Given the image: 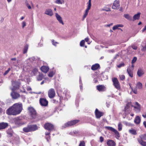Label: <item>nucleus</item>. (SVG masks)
Instances as JSON below:
<instances>
[{
	"mask_svg": "<svg viewBox=\"0 0 146 146\" xmlns=\"http://www.w3.org/2000/svg\"><path fill=\"white\" fill-rule=\"evenodd\" d=\"M107 144L108 146H115L116 143L112 140H108L107 142Z\"/></svg>",
	"mask_w": 146,
	"mask_h": 146,
	"instance_id": "a211bd4d",
	"label": "nucleus"
},
{
	"mask_svg": "<svg viewBox=\"0 0 146 146\" xmlns=\"http://www.w3.org/2000/svg\"><path fill=\"white\" fill-rule=\"evenodd\" d=\"M105 128L110 131H113V132H114L116 130V129L113 127H110V126H106L105 127Z\"/></svg>",
	"mask_w": 146,
	"mask_h": 146,
	"instance_id": "2f4dec72",
	"label": "nucleus"
},
{
	"mask_svg": "<svg viewBox=\"0 0 146 146\" xmlns=\"http://www.w3.org/2000/svg\"><path fill=\"white\" fill-rule=\"evenodd\" d=\"M118 27H123V25L122 24H119V25H117Z\"/></svg>",
	"mask_w": 146,
	"mask_h": 146,
	"instance_id": "69168bd1",
	"label": "nucleus"
},
{
	"mask_svg": "<svg viewBox=\"0 0 146 146\" xmlns=\"http://www.w3.org/2000/svg\"><path fill=\"white\" fill-rule=\"evenodd\" d=\"M10 68H9L8 70H7L6 71L5 73H4V75L5 76L10 71Z\"/></svg>",
	"mask_w": 146,
	"mask_h": 146,
	"instance_id": "de8ad7c7",
	"label": "nucleus"
},
{
	"mask_svg": "<svg viewBox=\"0 0 146 146\" xmlns=\"http://www.w3.org/2000/svg\"><path fill=\"white\" fill-rule=\"evenodd\" d=\"M141 119L140 117L137 116L134 119V122L137 124H139L140 122Z\"/></svg>",
	"mask_w": 146,
	"mask_h": 146,
	"instance_id": "cd10ccee",
	"label": "nucleus"
},
{
	"mask_svg": "<svg viewBox=\"0 0 146 146\" xmlns=\"http://www.w3.org/2000/svg\"><path fill=\"white\" fill-rule=\"evenodd\" d=\"M13 106L9 108L6 111V113L9 115H15L17 114Z\"/></svg>",
	"mask_w": 146,
	"mask_h": 146,
	"instance_id": "6e6552de",
	"label": "nucleus"
},
{
	"mask_svg": "<svg viewBox=\"0 0 146 146\" xmlns=\"http://www.w3.org/2000/svg\"><path fill=\"white\" fill-rule=\"evenodd\" d=\"M16 89L15 87H14L12 89V92L11 95L13 99H16L20 97V94L15 91Z\"/></svg>",
	"mask_w": 146,
	"mask_h": 146,
	"instance_id": "423d86ee",
	"label": "nucleus"
},
{
	"mask_svg": "<svg viewBox=\"0 0 146 146\" xmlns=\"http://www.w3.org/2000/svg\"><path fill=\"white\" fill-rule=\"evenodd\" d=\"M100 140L101 142L102 143L104 141V138L102 136H101L100 138Z\"/></svg>",
	"mask_w": 146,
	"mask_h": 146,
	"instance_id": "bf43d9fd",
	"label": "nucleus"
},
{
	"mask_svg": "<svg viewBox=\"0 0 146 146\" xmlns=\"http://www.w3.org/2000/svg\"><path fill=\"white\" fill-rule=\"evenodd\" d=\"M119 77L120 80H121L123 81L125 79V76L123 75H119Z\"/></svg>",
	"mask_w": 146,
	"mask_h": 146,
	"instance_id": "79ce46f5",
	"label": "nucleus"
},
{
	"mask_svg": "<svg viewBox=\"0 0 146 146\" xmlns=\"http://www.w3.org/2000/svg\"><path fill=\"white\" fill-rule=\"evenodd\" d=\"M60 100V98L59 96L57 97L56 98H55L53 100L54 103H58L59 100Z\"/></svg>",
	"mask_w": 146,
	"mask_h": 146,
	"instance_id": "4c0bfd02",
	"label": "nucleus"
},
{
	"mask_svg": "<svg viewBox=\"0 0 146 146\" xmlns=\"http://www.w3.org/2000/svg\"><path fill=\"white\" fill-rule=\"evenodd\" d=\"M139 137L140 138L137 139L139 143L142 146H146V141L143 140H146V133L140 135Z\"/></svg>",
	"mask_w": 146,
	"mask_h": 146,
	"instance_id": "7ed1b4c3",
	"label": "nucleus"
},
{
	"mask_svg": "<svg viewBox=\"0 0 146 146\" xmlns=\"http://www.w3.org/2000/svg\"><path fill=\"white\" fill-rule=\"evenodd\" d=\"M54 75V72L53 71L50 72L48 74V76L50 77H52Z\"/></svg>",
	"mask_w": 146,
	"mask_h": 146,
	"instance_id": "37998d69",
	"label": "nucleus"
},
{
	"mask_svg": "<svg viewBox=\"0 0 146 146\" xmlns=\"http://www.w3.org/2000/svg\"><path fill=\"white\" fill-rule=\"evenodd\" d=\"M85 40L86 42H88L89 41V38H88L87 37L85 39Z\"/></svg>",
	"mask_w": 146,
	"mask_h": 146,
	"instance_id": "0e129e2a",
	"label": "nucleus"
},
{
	"mask_svg": "<svg viewBox=\"0 0 146 146\" xmlns=\"http://www.w3.org/2000/svg\"><path fill=\"white\" fill-rule=\"evenodd\" d=\"M55 3L57 4H62L64 3V0H56Z\"/></svg>",
	"mask_w": 146,
	"mask_h": 146,
	"instance_id": "f704fd0d",
	"label": "nucleus"
},
{
	"mask_svg": "<svg viewBox=\"0 0 146 146\" xmlns=\"http://www.w3.org/2000/svg\"><path fill=\"white\" fill-rule=\"evenodd\" d=\"M44 127L45 129L50 132L55 130L54 126L50 123H45L44 125Z\"/></svg>",
	"mask_w": 146,
	"mask_h": 146,
	"instance_id": "39448f33",
	"label": "nucleus"
},
{
	"mask_svg": "<svg viewBox=\"0 0 146 146\" xmlns=\"http://www.w3.org/2000/svg\"><path fill=\"white\" fill-rule=\"evenodd\" d=\"M95 113L96 117L97 118H100L104 115L103 112L99 111L97 109H96Z\"/></svg>",
	"mask_w": 146,
	"mask_h": 146,
	"instance_id": "4468645a",
	"label": "nucleus"
},
{
	"mask_svg": "<svg viewBox=\"0 0 146 146\" xmlns=\"http://www.w3.org/2000/svg\"><path fill=\"white\" fill-rule=\"evenodd\" d=\"M31 132L35 131L38 129V127L36 124L29 125Z\"/></svg>",
	"mask_w": 146,
	"mask_h": 146,
	"instance_id": "f3484780",
	"label": "nucleus"
},
{
	"mask_svg": "<svg viewBox=\"0 0 146 146\" xmlns=\"http://www.w3.org/2000/svg\"><path fill=\"white\" fill-rule=\"evenodd\" d=\"M23 131L26 133L31 132L29 125H28L27 127L23 128Z\"/></svg>",
	"mask_w": 146,
	"mask_h": 146,
	"instance_id": "c756f323",
	"label": "nucleus"
},
{
	"mask_svg": "<svg viewBox=\"0 0 146 146\" xmlns=\"http://www.w3.org/2000/svg\"><path fill=\"white\" fill-rule=\"evenodd\" d=\"M29 60L31 61H33L35 60V57H33L29 58Z\"/></svg>",
	"mask_w": 146,
	"mask_h": 146,
	"instance_id": "5fc2aeb1",
	"label": "nucleus"
},
{
	"mask_svg": "<svg viewBox=\"0 0 146 146\" xmlns=\"http://www.w3.org/2000/svg\"><path fill=\"white\" fill-rule=\"evenodd\" d=\"M105 128L110 131H113V132H114L116 130V129L113 127H110V126H106L105 127Z\"/></svg>",
	"mask_w": 146,
	"mask_h": 146,
	"instance_id": "473e14b6",
	"label": "nucleus"
},
{
	"mask_svg": "<svg viewBox=\"0 0 146 146\" xmlns=\"http://www.w3.org/2000/svg\"><path fill=\"white\" fill-rule=\"evenodd\" d=\"M56 16L57 20L60 23H61L62 25L64 24V23L62 19V17L57 13H55Z\"/></svg>",
	"mask_w": 146,
	"mask_h": 146,
	"instance_id": "4be33fe9",
	"label": "nucleus"
},
{
	"mask_svg": "<svg viewBox=\"0 0 146 146\" xmlns=\"http://www.w3.org/2000/svg\"><path fill=\"white\" fill-rule=\"evenodd\" d=\"M27 6L28 8L29 9H30L31 8V6L28 3L27 4Z\"/></svg>",
	"mask_w": 146,
	"mask_h": 146,
	"instance_id": "680f3d73",
	"label": "nucleus"
},
{
	"mask_svg": "<svg viewBox=\"0 0 146 146\" xmlns=\"http://www.w3.org/2000/svg\"><path fill=\"white\" fill-rule=\"evenodd\" d=\"M146 30V25L144 27L142 30V32L143 33Z\"/></svg>",
	"mask_w": 146,
	"mask_h": 146,
	"instance_id": "e2e57ef3",
	"label": "nucleus"
},
{
	"mask_svg": "<svg viewBox=\"0 0 146 146\" xmlns=\"http://www.w3.org/2000/svg\"><path fill=\"white\" fill-rule=\"evenodd\" d=\"M112 81L113 82V85L115 87L117 90L120 89L121 87L120 84L117 79L116 78H114L112 79Z\"/></svg>",
	"mask_w": 146,
	"mask_h": 146,
	"instance_id": "0eeeda50",
	"label": "nucleus"
},
{
	"mask_svg": "<svg viewBox=\"0 0 146 146\" xmlns=\"http://www.w3.org/2000/svg\"><path fill=\"white\" fill-rule=\"evenodd\" d=\"M39 103L41 106H48V102L45 98H40L39 99Z\"/></svg>",
	"mask_w": 146,
	"mask_h": 146,
	"instance_id": "1a4fd4ad",
	"label": "nucleus"
},
{
	"mask_svg": "<svg viewBox=\"0 0 146 146\" xmlns=\"http://www.w3.org/2000/svg\"><path fill=\"white\" fill-rule=\"evenodd\" d=\"M135 106H133L132 105V107H133L135 109L134 110L137 113L141 111V105H140L137 102H135Z\"/></svg>",
	"mask_w": 146,
	"mask_h": 146,
	"instance_id": "f8f14e48",
	"label": "nucleus"
},
{
	"mask_svg": "<svg viewBox=\"0 0 146 146\" xmlns=\"http://www.w3.org/2000/svg\"><path fill=\"white\" fill-rule=\"evenodd\" d=\"M14 122L16 125L19 126H21L24 124L22 121V119H21L19 117L14 119Z\"/></svg>",
	"mask_w": 146,
	"mask_h": 146,
	"instance_id": "9b49d317",
	"label": "nucleus"
},
{
	"mask_svg": "<svg viewBox=\"0 0 146 146\" xmlns=\"http://www.w3.org/2000/svg\"><path fill=\"white\" fill-rule=\"evenodd\" d=\"M140 15L141 13L140 12H138L137 14H135L133 16L132 21H134L136 20L139 19L140 16Z\"/></svg>",
	"mask_w": 146,
	"mask_h": 146,
	"instance_id": "5701e85b",
	"label": "nucleus"
},
{
	"mask_svg": "<svg viewBox=\"0 0 146 146\" xmlns=\"http://www.w3.org/2000/svg\"><path fill=\"white\" fill-rule=\"evenodd\" d=\"M120 6V4L119 3V1L115 0L112 6V8L113 9H118Z\"/></svg>",
	"mask_w": 146,
	"mask_h": 146,
	"instance_id": "dca6fc26",
	"label": "nucleus"
},
{
	"mask_svg": "<svg viewBox=\"0 0 146 146\" xmlns=\"http://www.w3.org/2000/svg\"><path fill=\"white\" fill-rule=\"evenodd\" d=\"M38 71V69L36 68H35L33 69L32 71V72L34 74H36Z\"/></svg>",
	"mask_w": 146,
	"mask_h": 146,
	"instance_id": "09e8293b",
	"label": "nucleus"
},
{
	"mask_svg": "<svg viewBox=\"0 0 146 146\" xmlns=\"http://www.w3.org/2000/svg\"><path fill=\"white\" fill-rule=\"evenodd\" d=\"M50 139V136H49V137H48L46 138V139L47 140V141L49 142V139Z\"/></svg>",
	"mask_w": 146,
	"mask_h": 146,
	"instance_id": "774afa93",
	"label": "nucleus"
},
{
	"mask_svg": "<svg viewBox=\"0 0 146 146\" xmlns=\"http://www.w3.org/2000/svg\"><path fill=\"white\" fill-rule=\"evenodd\" d=\"M103 10L105 11H107V12L111 11L110 9L109 8H107L106 9H103Z\"/></svg>",
	"mask_w": 146,
	"mask_h": 146,
	"instance_id": "052dcab7",
	"label": "nucleus"
},
{
	"mask_svg": "<svg viewBox=\"0 0 146 146\" xmlns=\"http://www.w3.org/2000/svg\"><path fill=\"white\" fill-rule=\"evenodd\" d=\"M131 90L135 94H137V91L136 88L133 89V88H131Z\"/></svg>",
	"mask_w": 146,
	"mask_h": 146,
	"instance_id": "8fccbe9b",
	"label": "nucleus"
},
{
	"mask_svg": "<svg viewBox=\"0 0 146 146\" xmlns=\"http://www.w3.org/2000/svg\"><path fill=\"white\" fill-rule=\"evenodd\" d=\"M40 69L43 72L46 73L48 71L49 68L48 66H43L40 67Z\"/></svg>",
	"mask_w": 146,
	"mask_h": 146,
	"instance_id": "aec40b11",
	"label": "nucleus"
},
{
	"mask_svg": "<svg viewBox=\"0 0 146 146\" xmlns=\"http://www.w3.org/2000/svg\"><path fill=\"white\" fill-rule=\"evenodd\" d=\"M7 131V133L9 137H11L13 136V131L11 128L9 129Z\"/></svg>",
	"mask_w": 146,
	"mask_h": 146,
	"instance_id": "c85d7f7f",
	"label": "nucleus"
},
{
	"mask_svg": "<svg viewBox=\"0 0 146 146\" xmlns=\"http://www.w3.org/2000/svg\"><path fill=\"white\" fill-rule=\"evenodd\" d=\"M44 77L43 75L42 74H39L37 77V79L38 81H41V80Z\"/></svg>",
	"mask_w": 146,
	"mask_h": 146,
	"instance_id": "72a5a7b5",
	"label": "nucleus"
},
{
	"mask_svg": "<svg viewBox=\"0 0 146 146\" xmlns=\"http://www.w3.org/2000/svg\"><path fill=\"white\" fill-rule=\"evenodd\" d=\"M100 67L99 64L96 63L92 65L91 69L93 70H97Z\"/></svg>",
	"mask_w": 146,
	"mask_h": 146,
	"instance_id": "412c9836",
	"label": "nucleus"
},
{
	"mask_svg": "<svg viewBox=\"0 0 146 146\" xmlns=\"http://www.w3.org/2000/svg\"><path fill=\"white\" fill-rule=\"evenodd\" d=\"M132 48L134 50H137V46L135 45H133L132 46Z\"/></svg>",
	"mask_w": 146,
	"mask_h": 146,
	"instance_id": "4d7b16f0",
	"label": "nucleus"
},
{
	"mask_svg": "<svg viewBox=\"0 0 146 146\" xmlns=\"http://www.w3.org/2000/svg\"><path fill=\"white\" fill-rule=\"evenodd\" d=\"M27 109L29 111L30 116L32 119H35L38 117V113L36 110L33 107H29Z\"/></svg>",
	"mask_w": 146,
	"mask_h": 146,
	"instance_id": "f257e3e1",
	"label": "nucleus"
},
{
	"mask_svg": "<svg viewBox=\"0 0 146 146\" xmlns=\"http://www.w3.org/2000/svg\"><path fill=\"white\" fill-rule=\"evenodd\" d=\"M96 89L99 92H104L106 90V87L103 85H98L96 86Z\"/></svg>",
	"mask_w": 146,
	"mask_h": 146,
	"instance_id": "2eb2a0df",
	"label": "nucleus"
},
{
	"mask_svg": "<svg viewBox=\"0 0 146 146\" xmlns=\"http://www.w3.org/2000/svg\"><path fill=\"white\" fill-rule=\"evenodd\" d=\"M142 116L145 118H146V112L144 113L142 115Z\"/></svg>",
	"mask_w": 146,
	"mask_h": 146,
	"instance_id": "338daca9",
	"label": "nucleus"
},
{
	"mask_svg": "<svg viewBox=\"0 0 146 146\" xmlns=\"http://www.w3.org/2000/svg\"><path fill=\"white\" fill-rule=\"evenodd\" d=\"M131 102H129L126 105L124 109V111L125 112H126L127 111V110L129 108L130 106L131 105Z\"/></svg>",
	"mask_w": 146,
	"mask_h": 146,
	"instance_id": "7c9ffc66",
	"label": "nucleus"
},
{
	"mask_svg": "<svg viewBox=\"0 0 146 146\" xmlns=\"http://www.w3.org/2000/svg\"><path fill=\"white\" fill-rule=\"evenodd\" d=\"M8 125V124L7 123L3 122L0 123V130L5 129Z\"/></svg>",
	"mask_w": 146,
	"mask_h": 146,
	"instance_id": "6ab92c4d",
	"label": "nucleus"
},
{
	"mask_svg": "<svg viewBox=\"0 0 146 146\" xmlns=\"http://www.w3.org/2000/svg\"><path fill=\"white\" fill-rule=\"evenodd\" d=\"M52 44L54 45L55 46H56V44H58V42H55L54 40L53 39L52 40Z\"/></svg>",
	"mask_w": 146,
	"mask_h": 146,
	"instance_id": "3c124183",
	"label": "nucleus"
},
{
	"mask_svg": "<svg viewBox=\"0 0 146 146\" xmlns=\"http://www.w3.org/2000/svg\"><path fill=\"white\" fill-rule=\"evenodd\" d=\"M123 16L125 18L129 21H131L132 20V17L129 14H125Z\"/></svg>",
	"mask_w": 146,
	"mask_h": 146,
	"instance_id": "bb28decb",
	"label": "nucleus"
},
{
	"mask_svg": "<svg viewBox=\"0 0 146 146\" xmlns=\"http://www.w3.org/2000/svg\"><path fill=\"white\" fill-rule=\"evenodd\" d=\"M28 48V46L27 45L25 46L24 48V49L23 51V53L24 54H25L27 52V50Z\"/></svg>",
	"mask_w": 146,
	"mask_h": 146,
	"instance_id": "58836bf2",
	"label": "nucleus"
},
{
	"mask_svg": "<svg viewBox=\"0 0 146 146\" xmlns=\"http://www.w3.org/2000/svg\"><path fill=\"white\" fill-rule=\"evenodd\" d=\"M85 143L84 141H80V143L78 146H85Z\"/></svg>",
	"mask_w": 146,
	"mask_h": 146,
	"instance_id": "a19ab883",
	"label": "nucleus"
},
{
	"mask_svg": "<svg viewBox=\"0 0 146 146\" xmlns=\"http://www.w3.org/2000/svg\"><path fill=\"white\" fill-rule=\"evenodd\" d=\"M49 97L51 98H53L55 95V92L53 88L50 89L48 92Z\"/></svg>",
	"mask_w": 146,
	"mask_h": 146,
	"instance_id": "ddd939ff",
	"label": "nucleus"
},
{
	"mask_svg": "<svg viewBox=\"0 0 146 146\" xmlns=\"http://www.w3.org/2000/svg\"><path fill=\"white\" fill-rule=\"evenodd\" d=\"M13 106L17 115L20 113L23 110L22 103H16L14 104Z\"/></svg>",
	"mask_w": 146,
	"mask_h": 146,
	"instance_id": "f03ea898",
	"label": "nucleus"
},
{
	"mask_svg": "<svg viewBox=\"0 0 146 146\" xmlns=\"http://www.w3.org/2000/svg\"><path fill=\"white\" fill-rule=\"evenodd\" d=\"M85 42L84 40H82L80 43V45L81 46H84Z\"/></svg>",
	"mask_w": 146,
	"mask_h": 146,
	"instance_id": "c03bdc74",
	"label": "nucleus"
},
{
	"mask_svg": "<svg viewBox=\"0 0 146 146\" xmlns=\"http://www.w3.org/2000/svg\"><path fill=\"white\" fill-rule=\"evenodd\" d=\"M129 132L130 133L133 135H135L137 134L136 131L135 129H129Z\"/></svg>",
	"mask_w": 146,
	"mask_h": 146,
	"instance_id": "c9c22d12",
	"label": "nucleus"
},
{
	"mask_svg": "<svg viewBox=\"0 0 146 146\" xmlns=\"http://www.w3.org/2000/svg\"><path fill=\"white\" fill-rule=\"evenodd\" d=\"M144 73V72L143 70L141 68L138 69L137 72V74L139 77L141 76Z\"/></svg>",
	"mask_w": 146,
	"mask_h": 146,
	"instance_id": "a878e982",
	"label": "nucleus"
},
{
	"mask_svg": "<svg viewBox=\"0 0 146 146\" xmlns=\"http://www.w3.org/2000/svg\"><path fill=\"white\" fill-rule=\"evenodd\" d=\"M80 121L79 119H75L71 120L65 123L64 126L66 127H69L74 126Z\"/></svg>",
	"mask_w": 146,
	"mask_h": 146,
	"instance_id": "20e7f679",
	"label": "nucleus"
},
{
	"mask_svg": "<svg viewBox=\"0 0 146 146\" xmlns=\"http://www.w3.org/2000/svg\"><path fill=\"white\" fill-rule=\"evenodd\" d=\"M22 27L23 28H24L25 27L26 25V23L25 21H23L22 23Z\"/></svg>",
	"mask_w": 146,
	"mask_h": 146,
	"instance_id": "6e6d98bb",
	"label": "nucleus"
},
{
	"mask_svg": "<svg viewBox=\"0 0 146 146\" xmlns=\"http://www.w3.org/2000/svg\"><path fill=\"white\" fill-rule=\"evenodd\" d=\"M91 6V0H89L88 4L87 9H86L84 14L83 15V18L84 19L87 15L88 12L90 9Z\"/></svg>",
	"mask_w": 146,
	"mask_h": 146,
	"instance_id": "9d476101",
	"label": "nucleus"
},
{
	"mask_svg": "<svg viewBox=\"0 0 146 146\" xmlns=\"http://www.w3.org/2000/svg\"><path fill=\"white\" fill-rule=\"evenodd\" d=\"M127 72L129 76L132 78L133 76V73L132 70H131V68L129 67L127 68Z\"/></svg>",
	"mask_w": 146,
	"mask_h": 146,
	"instance_id": "b1692460",
	"label": "nucleus"
},
{
	"mask_svg": "<svg viewBox=\"0 0 146 146\" xmlns=\"http://www.w3.org/2000/svg\"><path fill=\"white\" fill-rule=\"evenodd\" d=\"M118 29V26L117 25L114 26L112 28V29L113 30H115L116 29Z\"/></svg>",
	"mask_w": 146,
	"mask_h": 146,
	"instance_id": "864d4df0",
	"label": "nucleus"
},
{
	"mask_svg": "<svg viewBox=\"0 0 146 146\" xmlns=\"http://www.w3.org/2000/svg\"><path fill=\"white\" fill-rule=\"evenodd\" d=\"M115 135L118 137H120V135L119 132L116 129L114 132Z\"/></svg>",
	"mask_w": 146,
	"mask_h": 146,
	"instance_id": "a18cd8bd",
	"label": "nucleus"
},
{
	"mask_svg": "<svg viewBox=\"0 0 146 146\" xmlns=\"http://www.w3.org/2000/svg\"><path fill=\"white\" fill-rule=\"evenodd\" d=\"M146 50V45L144 46H143L142 48L141 49V50L142 51H144Z\"/></svg>",
	"mask_w": 146,
	"mask_h": 146,
	"instance_id": "13d9d810",
	"label": "nucleus"
},
{
	"mask_svg": "<svg viewBox=\"0 0 146 146\" xmlns=\"http://www.w3.org/2000/svg\"><path fill=\"white\" fill-rule=\"evenodd\" d=\"M124 63L123 62L117 65V66L118 68H120L121 67L124 66Z\"/></svg>",
	"mask_w": 146,
	"mask_h": 146,
	"instance_id": "49530a36",
	"label": "nucleus"
},
{
	"mask_svg": "<svg viewBox=\"0 0 146 146\" xmlns=\"http://www.w3.org/2000/svg\"><path fill=\"white\" fill-rule=\"evenodd\" d=\"M45 13L50 16H52L53 14L52 10L50 9H47Z\"/></svg>",
	"mask_w": 146,
	"mask_h": 146,
	"instance_id": "393cba45",
	"label": "nucleus"
},
{
	"mask_svg": "<svg viewBox=\"0 0 146 146\" xmlns=\"http://www.w3.org/2000/svg\"><path fill=\"white\" fill-rule=\"evenodd\" d=\"M118 129L119 131H121L122 129V125L121 123H119L118 124Z\"/></svg>",
	"mask_w": 146,
	"mask_h": 146,
	"instance_id": "ea45409f",
	"label": "nucleus"
},
{
	"mask_svg": "<svg viewBox=\"0 0 146 146\" xmlns=\"http://www.w3.org/2000/svg\"><path fill=\"white\" fill-rule=\"evenodd\" d=\"M137 58L136 57H134L132 60L131 63H134L137 60Z\"/></svg>",
	"mask_w": 146,
	"mask_h": 146,
	"instance_id": "603ef678",
	"label": "nucleus"
},
{
	"mask_svg": "<svg viewBox=\"0 0 146 146\" xmlns=\"http://www.w3.org/2000/svg\"><path fill=\"white\" fill-rule=\"evenodd\" d=\"M136 87L139 89H141L142 88V84L140 82H138L136 84Z\"/></svg>",
	"mask_w": 146,
	"mask_h": 146,
	"instance_id": "e433bc0d",
	"label": "nucleus"
}]
</instances>
